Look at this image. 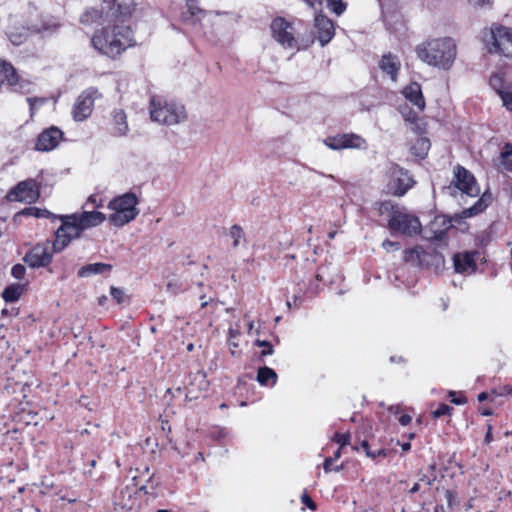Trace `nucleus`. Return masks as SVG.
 I'll return each instance as SVG.
<instances>
[{"mask_svg": "<svg viewBox=\"0 0 512 512\" xmlns=\"http://www.w3.org/2000/svg\"><path fill=\"white\" fill-rule=\"evenodd\" d=\"M388 228L394 233L413 237L420 234L422 224L415 214L402 207L399 210H395L394 214L391 215L388 220Z\"/></svg>", "mask_w": 512, "mask_h": 512, "instance_id": "obj_7", "label": "nucleus"}, {"mask_svg": "<svg viewBox=\"0 0 512 512\" xmlns=\"http://www.w3.org/2000/svg\"><path fill=\"white\" fill-rule=\"evenodd\" d=\"M112 119L114 125V135L125 136L129 131L127 123V115L123 109H115L112 112Z\"/></svg>", "mask_w": 512, "mask_h": 512, "instance_id": "obj_21", "label": "nucleus"}, {"mask_svg": "<svg viewBox=\"0 0 512 512\" xmlns=\"http://www.w3.org/2000/svg\"><path fill=\"white\" fill-rule=\"evenodd\" d=\"M25 266L22 264H16L12 267L11 274L16 279H22L25 275Z\"/></svg>", "mask_w": 512, "mask_h": 512, "instance_id": "obj_46", "label": "nucleus"}, {"mask_svg": "<svg viewBox=\"0 0 512 512\" xmlns=\"http://www.w3.org/2000/svg\"><path fill=\"white\" fill-rule=\"evenodd\" d=\"M40 191L34 179L19 182L7 195L10 201H20L32 204L38 200Z\"/></svg>", "mask_w": 512, "mask_h": 512, "instance_id": "obj_9", "label": "nucleus"}, {"mask_svg": "<svg viewBox=\"0 0 512 512\" xmlns=\"http://www.w3.org/2000/svg\"><path fill=\"white\" fill-rule=\"evenodd\" d=\"M503 105L510 111H512V83H509L506 90L500 95Z\"/></svg>", "mask_w": 512, "mask_h": 512, "instance_id": "obj_40", "label": "nucleus"}, {"mask_svg": "<svg viewBox=\"0 0 512 512\" xmlns=\"http://www.w3.org/2000/svg\"><path fill=\"white\" fill-rule=\"evenodd\" d=\"M474 6H485L491 3V0H468Z\"/></svg>", "mask_w": 512, "mask_h": 512, "instance_id": "obj_56", "label": "nucleus"}, {"mask_svg": "<svg viewBox=\"0 0 512 512\" xmlns=\"http://www.w3.org/2000/svg\"><path fill=\"white\" fill-rule=\"evenodd\" d=\"M255 345L258 347H264V350L261 351V357L273 354L274 350H273V346L270 342H268L266 340L257 339L255 341Z\"/></svg>", "mask_w": 512, "mask_h": 512, "instance_id": "obj_43", "label": "nucleus"}, {"mask_svg": "<svg viewBox=\"0 0 512 512\" xmlns=\"http://www.w3.org/2000/svg\"><path fill=\"white\" fill-rule=\"evenodd\" d=\"M111 269L112 265L106 263L87 264L78 270V276L85 278L94 274H102L104 272H109L111 271Z\"/></svg>", "mask_w": 512, "mask_h": 512, "instance_id": "obj_23", "label": "nucleus"}, {"mask_svg": "<svg viewBox=\"0 0 512 512\" xmlns=\"http://www.w3.org/2000/svg\"><path fill=\"white\" fill-rule=\"evenodd\" d=\"M76 217L78 219V223L84 230L98 226L106 219L105 214L99 211H85L80 214H76Z\"/></svg>", "mask_w": 512, "mask_h": 512, "instance_id": "obj_19", "label": "nucleus"}, {"mask_svg": "<svg viewBox=\"0 0 512 512\" xmlns=\"http://www.w3.org/2000/svg\"><path fill=\"white\" fill-rule=\"evenodd\" d=\"M84 229L78 223L76 214L62 217V225L56 231V239L53 242L55 252L62 251L72 239L81 236Z\"/></svg>", "mask_w": 512, "mask_h": 512, "instance_id": "obj_8", "label": "nucleus"}, {"mask_svg": "<svg viewBox=\"0 0 512 512\" xmlns=\"http://www.w3.org/2000/svg\"><path fill=\"white\" fill-rule=\"evenodd\" d=\"M110 295L112 296V298L118 303V304H121L124 302V299H125V293L122 289L120 288H117V287H111L110 288Z\"/></svg>", "mask_w": 512, "mask_h": 512, "instance_id": "obj_44", "label": "nucleus"}, {"mask_svg": "<svg viewBox=\"0 0 512 512\" xmlns=\"http://www.w3.org/2000/svg\"><path fill=\"white\" fill-rule=\"evenodd\" d=\"M301 501L303 504H305L310 510H316V504L315 502L311 499L310 496H308L307 494H303L301 496Z\"/></svg>", "mask_w": 512, "mask_h": 512, "instance_id": "obj_51", "label": "nucleus"}, {"mask_svg": "<svg viewBox=\"0 0 512 512\" xmlns=\"http://www.w3.org/2000/svg\"><path fill=\"white\" fill-rule=\"evenodd\" d=\"M454 267L458 273H472L476 270L474 254L470 252L458 253L453 257Z\"/></svg>", "mask_w": 512, "mask_h": 512, "instance_id": "obj_17", "label": "nucleus"}, {"mask_svg": "<svg viewBox=\"0 0 512 512\" xmlns=\"http://www.w3.org/2000/svg\"><path fill=\"white\" fill-rule=\"evenodd\" d=\"M150 117L154 122L170 126L185 122L187 113L183 105L153 96L150 100Z\"/></svg>", "mask_w": 512, "mask_h": 512, "instance_id": "obj_4", "label": "nucleus"}, {"mask_svg": "<svg viewBox=\"0 0 512 512\" xmlns=\"http://www.w3.org/2000/svg\"><path fill=\"white\" fill-rule=\"evenodd\" d=\"M342 142H343L342 134L341 135H337V136H333V137H328L324 141L325 145L328 146L329 148L333 149V150L343 149V143Z\"/></svg>", "mask_w": 512, "mask_h": 512, "instance_id": "obj_39", "label": "nucleus"}, {"mask_svg": "<svg viewBox=\"0 0 512 512\" xmlns=\"http://www.w3.org/2000/svg\"><path fill=\"white\" fill-rule=\"evenodd\" d=\"M273 38L285 48H295L297 41L294 37L293 25L282 17L275 18L271 23Z\"/></svg>", "mask_w": 512, "mask_h": 512, "instance_id": "obj_10", "label": "nucleus"}, {"mask_svg": "<svg viewBox=\"0 0 512 512\" xmlns=\"http://www.w3.org/2000/svg\"><path fill=\"white\" fill-rule=\"evenodd\" d=\"M228 333H229L228 344L232 348L231 353L235 354L234 349L239 346L238 343L235 341V339L240 335V330H239V328H230Z\"/></svg>", "mask_w": 512, "mask_h": 512, "instance_id": "obj_42", "label": "nucleus"}, {"mask_svg": "<svg viewBox=\"0 0 512 512\" xmlns=\"http://www.w3.org/2000/svg\"><path fill=\"white\" fill-rule=\"evenodd\" d=\"M270 380L272 382V385H274L276 383V381H277L276 372L267 366L259 368L258 373H257V381L261 385H268Z\"/></svg>", "mask_w": 512, "mask_h": 512, "instance_id": "obj_27", "label": "nucleus"}, {"mask_svg": "<svg viewBox=\"0 0 512 512\" xmlns=\"http://www.w3.org/2000/svg\"><path fill=\"white\" fill-rule=\"evenodd\" d=\"M97 94L96 89L89 88L77 98L72 111L76 121H83L91 115Z\"/></svg>", "mask_w": 512, "mask_h": 512, "instance_id": "obj_12", "label": "nucleus"}, {"mask_svg": "<svg viewBox=\"0 0 512 512\" xmlns=\"http://www.w3.org/2000/svg\"><path fill=\"white\" fill-rule=\"evenodd\" d=\"M19 214L29 215V216H34V217L40 218V217H48L50 212L48 210H42L37 207H28V208L23 209Z\"/></svg>", "mask_w": 512, "mask_h": 512, "instance_id": "obj_38", "label": "nucleus"}, {"mask_svg": "<svg viewBox=\"0 0 512 512\" xmlns=\"http://www.w3.org/2000/svg\"><path fill=\"white\" fill-rule=\"evenodd\" d=\"M333 461H334V458H332V457H328V458L325 459L324 464H323L325 472L332 471V463H333Z\"/></svg>", "mask_w": 512, "mask_h": 512, "instance_id": "obj_55", "label": "nucleus"}, {"mask_svg": "<svg viewBox=\"0 0 512 512\" xmlns=\"http://www.w3.org/2000/svg\"><path fill=\"white\" fill-rule=\"evenodd\" d=\"M452 410L453 408L450 407L449 405L440 404L439 407L435 411H433L432 414L434 418H440L441 416L449 415Z\"/></svg>", "mask_w": 512, "mask_h": 512, "instance_id": "obj_45", "label": "nucleus"}, {"mask_svg": "<svg viewBox=\"0 0 512 512\" xmlns=\"http://www.w3.org/2000/svg\"><path fill=\"white\" fill-rule=\"evenodd\" d=\"M419 489H420V484H419V483H415V484L413 485V487L411 488L410 492H411V493H416V492H418V491H419Z\"/></svg>", "mask_w": 512, "mask_h": 512, "instance_id": "obj_61", "label": "nucleus"}, {"mask_svg": "<svg viewBox=\"0 0 512 512\" xmlns=\"http://www.w3.org/2000/svg\"><path fill=\"white\" fill-rule=\"evenodd\" d=\"M335 441L340 445V447H343L349 443L350 440V434H340L336 433L334 436Z\"/></svg>", "mask_w": 512, "mask_h": 512, "instance_id": "obj_47", "label": "nucleus"}, {"mask_svg": "<svg viewBox=\"0 0 512 512\" xmlns=\"http://www.w3.org/2000/svg\"><path fill=\"white\" fill-rule=\"evenodd\" d=\"M486 208V204H484L482 199H478L474 205L471 207L464 209L460 215L461 218H469L481 213Z\"/></svg>", "mask_w": 512, "mask_h": 512, "instance_id": "obj_32", "label": "nucleus"}, {"mask_svg": "<svg viewBox=\"0 0 512 512\" xmlns=\"http://www.w3.org/2000/svg\"><path fill=\"white\" fill-rule=\"evenodd\" d=\"M455 186L462 193L477 197L480 193V189L476 184L474 176L464 167L457 165L454 169Z\"/></svg>", "mask_w": 512, "mask_h": 512, "instance_id": "obj_13", "label": "nucleus"}, {"mask_svg": "<svg viewBox=\"0 0 512 512\" xmlns=\"http://www.w3.org/2000/svg\"><path fill=\"white\" fill-rule=\"evenodd\" d=\"M29 36V29L22 28L21 31H17V28H10L8 31V37L13 45L22 44Z\"/></svg>", "mask_w": 512, "mask_h": 512, "instance_id": "obj_31", "label": "nucleus"}, {"mask_svg": "<svg viewBox=\"0 0 512 512\" xmlns=\"http://www.w3.org/2000/svg\"><path fill=\"white\" fill-rule=\"evenodd\" d=\"M0 75L3 76L2 82L6 81L8 85L14 86L18 83L19 77L13 65L0 59Z\"/></svg>", "mask_w": 512, "mask_h": 512, "instance_id": "obj_24", "label": "nucleus"}, {"mask_svg": "<svg viewBox=\"0 0 512 512\" xmlns=\"http://www.w3.org/2000/svg\"><path fill=\"white\" fill-rule=\"evenodd\" d=\"M342 139H343V149H347V148H357V149H360V148H363L365 147V140L357 135V134H342Z\"/></svg>", "mask_w": 512, "mask_h": 512, "instance_id": "obj_26", "label": "nucleus"}, {"mask_svg": "<svg viewBox=\"0 0 512 512\" xmlns=\"http://www.w3.org/2000/svg\"><path fill=\"white\" fill-rule=\"evenodd\" d=\"M401 447H402L403 451H408L411 448V444L409 442H406V443H403Z\"/></svg>", "mask_w": 512, "mask_h": 512, "instance_id": "obj_63", "label": "nucleus"}, {"mask_svg": "<svg viewBox=\"0 0 512 512\" xmlns=\"http://www.w3.org/2000/svg\"><path fill=\"white\" fill-rule=\"evenodd\" d=\"M27 102L30 105V111H31V114L33 115L35 105L43 104L45 102V99L44 98H27Z\"/></svg>", "mask_w": 512, "mask_h": 512, "instance_id": "obj_52", "label": "nucleus"}, {"mask_svg": "<svg viewBox=\"0 0 512 512\" xmlns=\"http://www.w3.org/2000/svg\"><path fill=\"white\" fill-rule=\"evenodd\" d=\"M382 247L387 252H390V251H393V250H399L400 249V243L399 242L390 241V240H385L382 243Z\"/></svg>", "mask_w": 512, "mask_h": 512, "instance_id": "obj_50", "label": "nucleus"}, {"mask_svg": "<svg viewBox=\"0 0 512 512\" xmlns=\"http://www.w3.org/2000/svg\"><path fill=\"white\" fill-rule=\"evenodd\" d=\"M299 300H300V297L294 296V297H293L292 302H291V301H289V300L287 301V306H288V307H292V305H294V306H296V307H297V306H298V303H297V302H298Z\"/></svg>", "mask_w": 512, "mask_h": 512, "instance_id": "obj_58", "label": "nucleus"}, {"mask_svg": "<svg viewBox=\"0 0 512 512\" xmlns=\"http://www.w3.org/2000/svg\"><path fill=\"white\" fill-rule=\"evenodd\" d=\"M402 207L393 204L391 201H384L379 204V213L381 215L388 214L389 218L394 214L395 210H399Z\"/></svg>", "mask_w": 512, "mask_h": 512, "instance_id": "obj_36", "label": "nucleus"}, {"mask_svg": "<svg viewBox=\"0 0 512 512\" xmlns=\"http://www.w3.org/2000/svg\"><path fill=\"white\" fill-rule=\"evenodd\" d=\"M379 67L391 78L392 81H396L401 63L397 56L387 53L382 56L379 62Z\"/></svg>", "mask_w": 512, "mask_h": 512, "instance_id": "obj_18", "label": "nucleus"}, {"mask_svg": "<svg viewBox=\"0 0 512 512\" xmlns=\"http://www.w3.org/2000/svg\"><path fill=\"white\" fill-rule=\"evenodd\" d=\"M23 290V285L11 284L4 289L2 297L6 302L12 303L20 298V296L23 293Z\"/></svg>", "mask_w": 512, "mask_h": 512, "instance_id": "obj_25", "label": "nucleus"}, {"mask_svg": "<svg viewBox=\"0 0 512 512\" xmlns=\"http://www.w3.org/2000/svg\"><path fill=\"white\" fill-rule=\"evenodd\" d=\"M361 447L365 451L366 455L372 459L376 458L377 456H386V451L384 449H379L377 451H371L369 449V444L366 440L361 442Z\"/></svg>", "mask_w": 512, "mask_h": 512, "instance_id": "obj_41", "label": "nucleus"}, {"mask_svg": "<svg viewBox=\"0 0 512 512\" xmlns=\"http://www.w3.org/2000/svg\"><path fill=\"white\" fill-rule=\"evenodd\" d=\"M488 394L486 392H482L478 395V401L483 402L487 400Z\"/></svg>", "mask_w": 512, "mask_h": 512, "instance_id": "obj_60", "label": "nucleus"}, {"mask_svg": "<svg viewBox=\"0 0 512 512\" xmlns=\"http://www.w3.org/2000/svg\"><path fill=\"white\" fill-rule=\"evenodd\" d=\"M187 10L182 12L181 19L185 23H191L194 24V18L196 15L203 13V10L200 9L197 5L194 3H191V0H189L186 4Z\"/></svg>", "mask_w": 512, "mask_h": 512, "instance_id": "obj_29", "label": "nucleus"}, {"mask_svg": "<svg viewBox=\"0 0 512 512\" xmlns=\"http://www.w3.org/2000/svg\"><path fill=\"white\" fill-rule=\"evenodd\" d=\"M418 58L439 69H449L456 57V44L451 38L432 39L416 47Z\"/></svg>", "mask_w": 512, "mask_h": 512, "instance_id": "obj_2", "label": "nucleus"}, {"mask_svg": "<svg viewBox=\"0 0 512 512\" xmlns=\"http://www.w3.org/2000/svg\"><path fill=\"white\" fill-rule=\"evenodd\" d=\"M229 235L233 239V247L237 248L240 244V240L244 236V232L239 225L235 224L231 227Z\"/></svg>", "mask_w": 512, "mask_h": 512, "instance_id": "obj_37", "label": "nucleus"}, {"mask_svg": "<svg viewBox=\"0 0 512 512\" xmlns=\"http://www.w3.org/2000/svg\"><path fill=\"white\" fill-rule=\"evenodd\" d=\"M327 6L337 16L342 15L346 10V3L343 0H327Z\"/></svg>", "mask_w": 512, "mask_h": 512, "instance_id": "obj_35", "label": "nucleus"}, {"mask_svg": "<svg viewBox=\"0 0 512 512\" xmlns=\"http://www.w3.org/2000/svg\"><path fill=\"white\" fill-rule=\"evenodd\" d=\"M62 131L56 127H51L43 131L36 142V149L39 151H50L57 147L61 138Z\"/></svg>", "mask_w": 512, "mask_h": 512, "instance_id": "obj_16", "label": "nucleus"}, {"mask_svg": "<svg viewBox=\"0 0 512 512\" xmlns=\"http://www.w3.org/2000/svg\"><path fill=\"white\" fill-rule=\"evenodd\" d=\"M509 83H506L504 78L500 74H493L490 77V86L496 91V93L500 96L502 92L506 90V87Z\"/></svg>", "mask_w": 512, "mask_h": 512, "instance_id": "obj_34", "label": "nucleus"}, {"mask_svg": "<svg viewBox=\"0 0 512 512\" xmlns=\"http://www.w3.org/2000/svg\"><path fill=\"white\" fill-rule=\"evenodd\" d=\"M137 204L138 198L132 192L113 198L108 205V208L114 211L108 217L109 222L117 227H122L131 222L139 214Z\"/></svg>", "mask_w": 512, "mask_h": 512, "instance_id": "obj_5", "label": "nucleus"}, {"mask_svg": "<svg viewBox=\"0 0 512 512\" xmlns=\"http://www.w3.org/2000/svg\"><path fill=\"white\" fill-rule=\"evenodd\" d=\"M414 184V180L408 171L394 166L391 169L390 189L396 196H403Z\"/></svg>", "mask_w": 512, "mask_h": 512, "instance_id": "obj_15", "label": "nucleus"}, {"mask_svg": "<svg viewBox=\"0 0 512 512\" xmlns=\"http://www.w3.org/2000/svg\"><path fill=\"white\" fill-rule=\"evenodd\" d=\"M450 227V220H447L445 216L435 217L430 225V229L433 232V235L430 238L434 240H442L446 231Z\"/></svg>", "mask_w": 512, "mask_h": 512, "instance_id": "obj_22", "label": "nucleus"}, {"mask_svg": "<svg viewBox=\"0 0 512 512\" xmlns=\"http://www.w3.org/2000/svg\"><path fill=\"white\" fill-rule=\"evenodd\" d=\"M511 160H512V143H506L503 146V148L499 154V157L495 161H496L497 166L500 169L505 170L506 166H508V164H510Z\"/></svg>", "mask_w": 512, "mask_h": 512, "instance_id": "obj_28", "label": "nucleus"}, {"mask_svg": "<svg viewBox=\"0 0 512 512\" xmlns=\"http://www.w3.org/2000/svg\"><path fill=\"white\" fill-rule=\"evenodd\" d=\"M92 38V44L100 53L110 57L119 55L126 48L134 45L133 32L125 22H112Z\"/></svg>", "mask_w": 512, "mask_h": 512, "instance_id": "obj_1", "label": "nucleus"}, {"mask_svg": "<svg viewBox=\"0 0 512 512\" xmlns=\"http://www.w3.org/2000/svg\"><path fill=\"white\" fill-rule=\"evenodd\" d=\"M134 0H103L101 9H87L80 20L84 24H110L112 22H125L132 14Z\"/></svg>", "mask_w": 512, "mask_h": 512, "instance_id": "obj_3", "label": "nucleus"}, {"mask_svg": "<svg viewBox=\"0 0 512 512\" xmlns=\"http://www.w3.org/2000/svg\"><path fill=\"white\" fill-rule=\"evenodd\" d=\"M412 418L411 416L404 414L399 418V422L401 425L406 426L411 422Z\"/></svg>", "mask_w": 512, "mask_h": 512, "instance_id": "obj_57", "label": "nucleus"}, {"mask_svg": "<svg viewBox=\"0 0 512 512\" xmlns=\"http://www.w3.org/2000/svg\"><path fill=\"white\" fill-rule=\"evenodd\" d=\"M42 30H51L49 26H43L42 28L35 27L33 28V32H40Z\"/></svg>", "mask_w": 512, "mask_h": 512, "instance_id": "obj_64", "label": "nucleus"}, {"mask_svg": "<svg viewBox=\"0 0 512 512\" xmlns=\"http://www.w3.org/2000/svg\"><path fill=\"white\" fill-rule=\"evenodd\" d=\"M307 5L315 9V13L322 9V0H303Z\"/></svg>", "mask_w": 512, "mask_h": 512, "instance_id": "obj_53", "label": "nucleus"}, {"mask_svg": "<svg viewBox=\"0 0 512 512\" xmlns=\"http://www.w3.org/2000/svg\"><path fill=\"white\" fill-rule=\"evenodd\" d=\"M87 203H91V204L95 205L96 207H99V206H100V204H98V203H97L96 196H94V195H91V196L88 198Z\"/></svg>", "mask_w": 512, "mask_h": 512, "instance_id": "obj_59", "label": "nucleus"}, {"mask_svg": "<svg viewBox=\"0 0 512 512\" xmlns=\"http://www.w3.org/2000/svg\"><path fill=\"white\" fill-rule=\"evenodd\" d=\"M423 249L420 246L408 249L404 252V261L416 265L420 262V256Z\"/></svg>", "mask_w": 512, "mask_h": 512, "instance_id": "obj_33", "label": "nucleus"}, {"mask_svg": "<svg viewBox=\"0 0 512 512\" xmlns=\"http://www.w3.org/2000/svg\"><path fill=\"white\" fill-rule=\"evenodd\" d=\"M483 41L489 53L502 55L512 60V28L493 24L484 33Z\"/></svg>", "mask_w": 512, "mask_h": 512, "instance_id": "obj_6", "label": "nucleus"}, {"mask_svg": "<svg viewBox=\"0 0 512 512\" xmlns=\"http://www.w3.org/2000/svg\"><path fill=\"white\" fill-rule=\"evenodd\" d=\"M166 288L168 292L176 294L180 288V284L176 278H173L170 281H168Z\"/></svg>", "mask_w": 512, "mask_h": 512, "instance_id": "obj_49", "label": "nucleus"}, {"mask_svg": "<svg viewBox=\"0 0 512 512\" xmlns=\"http://www.w3.org/2000/svg\"><path fill=\"white\" fill-rule=\"evenodd\" d=\"M314 30L321 46L327 45L335 35V26L331 19L323 14L322 9L315 13Z\"/></svg>", "mask_w": 512, "mask_h": 512, "instance_id": "obj_14", "label": "nucleus"}, {"mask_svg": "<svg viewBox=\"0 0 512 512\" xmlns=\"http://www.w3.org/2000/svg\"><path fill=\"white\" fill-rule=\"evenodd\" d=\"M402 93L405 96V98L409 100L418 109H424L425 101L422 95L421 87L418 83H411L409 86L403 89Z\"/></svg>", "mask_w": 512, "mask_h": 512, "instance_id": "obj_20", "label": "nucleus"}, {"mask_svg": "<svg viewBox=\"0 0 512 512\" xmlns=\"http://www.w3.org/2000/svg\"><path fill=\"white\" fill-rule=\"evenodd\" d=\"M485 440H486V442H490L492 440L491 427H489V429H488Z\"/></svg>", "mask_w": 512, "mask_h": 512, "instance_id": "obj_62", "label": "nucleus"}, {"mask_svg": "<svg viewBox=\"0 0 512 512\" xmlns=\"http://www.w3.org/2000/svg\"><path fill=\"white\" fill-rule=\"evenodd\" d=\"M54 252L55 251L53 250V245L51 246L47 241L45 243L37 244L34 246L24 256L23 260L31 268L45 267L50 264Z\"/></svg>", "mask_w": 512, "mask_h": 512, "instance_id": "obj_11", "label": "nucleus"}, {"mask_svg": "<svg viewBox=\"0 0 512 512\" xmlns=\"http://www.w3.org/2000/svg\"><path fill=\"white\" fill-rule=\"evenodd\" d=\"M416 145H418L420 147L421 154H419V155L423 157L426 154L427 150L429 149L430 143L425 138H419L416 141Z\"/></svg>", "mask_w": 512, "mask_h": 512, "instance_id": "obj_48", "label": "nucleus"}, {"mask_svg": "<svg viewBox=\"0 0 512 512\" xmlns=\"http://www.w3.org/2000/svg\"><path fill=\"white\" fill-rule=\"evenodd\" d=\"M456 393L454 391L449 392V396L452 397L451 401L454 404L461 405L466 403L465 397H455Z\"/></svg>", "mask_w": 512, "mask_h": 512, "instance_id": "obj_54", "label": "nucleus"}, {"mask_svg": "<svg viewBox=\"0 0 512 512\" xmlns=\"http://www.w3.org/2000/svg\"><path fill=\"white\" fill-rule=\"evenodd\" d=\"M134 485L138 487V490L145 494H152L156 489L158 482H154L153 475H148V478L144 484L141 483L139 477H133Z\"/></svg>", "mask_w": 512, "mask_h": 512, "instance_id": "obj_30", "label": "nucleus"}]
</instances>
